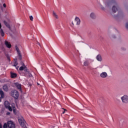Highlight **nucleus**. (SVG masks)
<instances>
[{
	"label": "nucleus",
	"instance_id": "obj_1",
	"mask_svg": "<svg viewBox=\"0 0 128 128\" xmlns=\"http://www.w3.org/2000/svg\"><path fill=\"white\" fill-rule=\"evenodd\" d=\"M18 122L20 123V126L24 128H26V125L24 124V119L22 116H19L18 117Z\"/></svg>",
	"mask_w": 128,
	"mask_h": 128
},
{
	"label": "nucleus",
	"instance_id": "obj_2",
	"mask_svg": "<svg viewBox=\"0 0 128 128\" xmlns=\"http://www.w3.org/2000/svg\"><path fill=\"white\" fill-rule=\"evenodd\" d=\"M11 96L16 100L18 98V92L16 90H13L11 92Z\"/></svg>",
	"mask_w": 128,
	"mask_h": 128
},
{
	"label": "nucleus",
	"instance_id": "obj_3",
	"mask_svg": "<svg viewBox=\"0 0 128 128\" xmlns=\"http://www.w3.org/2000/svg\"><path fill=\"white\" fill-rule=\"evenodd\" d=\"M121 100L124 104H128V96L124 95L121 97Z\"/></svg>",
	"mask_w": 128,
	"mask_h": 128
},
{
	"label": "nucleus",
	"instance_id": "obj_4",
	"mask_svg": "<svg viewBox=\"0 0 128 128\" xmlns=\"http://www.w3.org/2000/svg\"><path fill=\"white\" fill-rule=\"evenodd\" d=\"M4 106L6 108H8L10 112H12V107H10V102H8L6 101L4 102Z\"/></svg>",
	"mask_w": 128,
	"mask_h": 128
},
{
	"label": "nucleus",
	"instance_id": "obj_5",
	"mask_svg": "<svg viewBox=\"0 0 128 128\" xmlns=\"http://www.w3.org/2000/svg\"><path fill=\"white\" fill-rule=\"evenodd\" d=\"M0 34L2 36H4V27L2 25V23L0 22Z\"/></svg>",
	"mask_w": 128,
	"mask_h": 128
},
{
	"label": "nucleus",
	"instance_id": "obj_6",
	"mask_svg": "<svg viewBox=\"0 0 128 128\" xmlns=\"http://www.w3.org/2000/svg\"><path fill=\"white\" fill-rule=\"evenodd\" d=\"M8 128H15L14 124V122H12V121H8Z\"/></svg>",
	"mask_w": 128,
	"mask_h": 128
},
{
	"label": "nucleus",
	"instance_id": "obj_7",
	"mask_svg": "<svg viewBox=\"0 0 128 128\" xmlns=\"http://www.w3.org/2000/svg\"><path fill=\"white\" fill-rule=\"evenodd\" d=\"M100 76L102 78H108V73L106 72H102L100 74Z\"/></svg>",
	"mask_w": 128,
	"mask_h": 128
},
{
	"label": "nucleus",
	"instance_id": "obj_8",
	"mask_svg": "<svg viewBox=\"0 0 128 128\" xmlns=\"http://www.w3.org/2000/svg\"><path fill=\"white\" fill-rule=\"evenodd\" d=\"M118 8L116 6H114L112 7V12H113V14H116V11L118 10Z\"/></svg>",
	"mask_w": 128,
	"mask_h": 128
},
{
	"label": "nucleus",
	"instance_id": "obj_9",
	"mask_svg": "<svg viewBox=\"0 0 128 128\" xmlns=\"http://www.w3.org/2000/svg\"><path fill=\"white\" fill-rule=\"evenodd\" d=\"M74 21L77 26H80V19L78 17H76L74 19Z\"/></svg>",
	"mask_w": 128,
	"mask_h": 128
},
{
	"label": "nucleus",
	"instance_id": "obj_10",
	"mask_svg": "<svg viewBox=\"0 0 128 128\" xmlns=\"http://www.w3.org/2000/svg\"><path fill=\"white\" fill-rule=\"evenodd\" d=\"M5 46L8 48H12V44H10V43L8 41H5Z\"/></svg>",
	"mask_w": 128,
	"mask_h": 128
},
{
	"label": "nucleus",
	"instance_id": "obj_11",
	"mask_svg": "<svg viewBox=\"0 0 128 128\" xmlns=\"http://www.w3.org/2000/svg\"><path fill=\"white\" fill-rule=\"evenodd\" d=\"M0 94L1 97H0V102H2V98H4V92L2 90H0Z\"/></svg>",
	"mask_w": 128,
	"mask_h": 128
},
{
	"label": "nucleus",
	"instance_id": "obj_12",
	"mask_svg": "<svg viewBox=\"0 0 128 128\" xmlns=\"http://www.w3.org/2000/svg\"><path fill=\"white\" fill-rule=\"evenodd\" d=\"M108 36H109V37L110 38H111V40H114V38H116V36L114 34H109Z\"/></svg>",
	"mask_w": 128,
	"mask_h": 128
},
{
	"label": "nucleus",
	"instance_id": "obj_13",
	"mask_svg": "<svg viewBox=\"0 0 128 128\" xmlns=\"http://www.w3.org/2000/svg\"><path fill=\"white\" fill-rule=\"evenodd\" d=\"M110 6H112L111 2L105 3V8H110Z\"/></svg>",
	"mask_w": 128,
	"mask_h": 128
},
{
	"label": "nucleus",
	"instance_id": "obj_14",
	"mask_svg": "<svg viewBox=\"0 0 128 128\" xmlns=\"http://www.w3.org/2000/svg\"><path fill=\"white\" fill-rule=\"evenodd\" d=\"M96 58L98 62H102V56L100 54L96 56Z\"/></svg>",
	"mask_w": 128,
	"mask_h": 128
},
{
	"label": "nucleus",
	"instance_id": "obj_15",
	"mask_svg": "<svg viewBox=\"0 0 128 128\" xmlns=\"http://www.w3.org/2000/svg\"><path fill=\"white\" fill-rule=\"evenodd\" d=\"M10 74H11V78H16V76H17V74H16V73H14V72H10Z\"/></svg>",
	"mask_w": 128,
	"mask_h": 128
},
{
	"label": "nucleus",
	"instance_id": "obj_16",
	"mask_svg": "<svg viewBox=\"0 0 128 128\" xmlns=\"http://www.w3.org/2000/svg\"><path fill=\"white\" fill-rule=\"evenodd\" d=\"M52 14H53V16L55 18H58V14H56V12L54 11L52 12Z\"/></svg>",
	"mask_w": 128,
	"mask_h": 128
},
{
	"label": "nucleus",
	"instance_id": "obj_17",
	"mask_svg": "<svg viewBox=\"0 0 128 128\" xmlns=\"http://www.w3.org/2000/svg\"><path fill=\"white\" fill-rule=\"evenodd\" d=\"M15 84L18 90H20V88H22V85H20V84L18 83H16Z\"/></svg>",
	"mask_w": 128,
	"mask_h": 128
},
{
	"label": "nucleus",
	"instance_id": "obj_18",
	"mask_svg": "<svg viewBox=\"0 0 128 128\" xmlns=\"http://www.w3.org/2000/svg\"><path fill=\"white\" fill-rule=\"evenodd\" d=\"M90 18H96V14L92 12L90 14Z\"/></svg>",
	"mask_w": 128,
	"mask_h": 128
},
{
	"label": "nucleus",
	"instance_id": "obj_19",
	"mask_svg": "<svg viewBox=\"0 0 128 128\" xmlns=\"http://www.w3.org/2000/svg\"><path fill=\"white\" fill-rule=\"evenodd\" d=\"M16 50L18 52V54L19 56H22V55L20 54V49L18 48V46H16Z\"/></svg>",
	"mask_w": 128,
	"mask_h": 128
},
{
	"label": "nucleus",
	"instance_id": "obj_20",
	"mask_svg": "<svg viewBox=\"0 0 128 128\" xmlns=\"http://www.w3.org/2000/svg\"><path fill=\"white\" fill-rule=\"evenodd\" d=\"M3 22H4V24H5V26H7V28H8L10 29V24L7 22H6V20H4Z\"/></svg>",
	"mask_w": 128,
	"mask_h": 128
},
{
	"label": "nucleus",
	"instance_id": "obj_21",
	"mask_svg": "<svg viewBox=\"0 0 128 128\" xmlns=\"http://www.w3.org/2000/svg\"><path fill=\"white\" fill-rule=\"evenodd\" d=\"M26 70V66H22L20 68V70Z\"/></svg>",
	"mask_w": 128,
	"mask_h": 128
},
{
	"label": "nucleus",
	"instance_id": "obj_22",
	"mask_svg": "<svg viewBox=\"0 0 128 128\" xmlns=\"http://www.w3.org/2000/svg\"><path fill=\"white\" fill-rule=\"evenodd\" d=\"M3 90H4L5 92H8V86L4 85L3 86Z\"/></svg>",
	"mask_w": 128,
	"mask_h": 128
},
{
	"label": "nucleus",
	"instance_id": "obj_23",
	"mask_svg": "<svg viewBox=\"0 0 128 128\" xmlns=\"http://www.w3.org/2000/svg\"><path fill=\"white\" fill-rule=\"evenodd\" d=\"M26 74L30 78H32V75L28 71L26 72Z\"/></svg>",
	"mask_w": 128,
	"mask_h": 128
},
{
	"label": "nucleus",
	"instance_id": "obj_24",
	"mask_svg": "<svg viewBox=\"0 0 128 128\" xmlns=\"http://www.w3.org/2000/svg\"><path fill=\"white\" fill-rule=\"evenodd\" d=\"M84 66H88V61H85L84 62Z\"/></svg>",
	"mask_w": 128,
	"mask_h": 128
},
{
	"label": "nucleus",
	"instance_id": "obj_25",
	"mask_svg": "<svg viewBox=\"0 0 128 128\" xmlns=\"http://www.w3.org/2000/svg\"><path fill=\"white\" fill-rule=\"evenodd\" d=\"M13 108V112L15 114H16V108L14 106H12Z\"/></svg>",
	"mask_w": 128,
	"mask_h": 128
},
{
	"label": "nucleus",
	"instance_id": "obj_26",
	"mask_svg": "<svg viewBox=\"0 0 128 128\" xmlns=\"http://www.w3.org/2000/svg\"><path fill=\"white\" fill-rule=\"evenodd\" d=\"M125 28H126L128 30V22H126L125 24Z\"/></svg>",
	"mask_w": 128,
	"mask_h": 128
},
{
	"label": "nucleus",
	"instance_id": "obj_27",
	"mask_svg": "<svg viewBox=\"0 0 128 128\" xmlns=\"http://www.w3.org/2000/svg\"><path fill=\"white\" fill-rule=\"evenodd\" d=\"M30 20L32 22V20H34V17H32V16H30Z\"/></svg>",
	"mask_w": 128,
	"mask_h": 128
},
{
	"label": "nucleus",
	"instance_id": "obj_28",
	"mask_svg": "<svg viewBox=\"0 0 128 128\" xmlns=\"http://www.w3.org/2000/svg\"><path fill=\"white\" fill-rule=\"evenodd\" d=\"M3 128H8V124H6V123L4 124Z\"/></svg>",
	"mask_w": 128,
	"mask_h": 128
},
{
	"label": "nucleus",
	"instance_id": "obj_29",
	"mask_svg": "<svg viewBox=\"0 0 128 128\" xmlns=\"http://www.w3.org/2000/svg\"><path fill=\"white\" fill-rule=\"evenodd\" d=\"M100 8H102V10H104V6H102V4H100Z\"/></svg>",
	"mask_w": 128,
	"mask_h": 128
},
{
	"label": "nucleus",
	"instance_id": "obj_30",
	"mask_svg": "<svg viewBox=\"0 0 128 128\" xmlns=\"http://www.w3.org/2000/svg\"><path fill=\"white\" fill-rule=\"evenodd\" d=\"M18 66V62H15L14 65V66Z\"/></svg>",
	"mask_w": 128,
	"mask_h": 128
},
{
	"label": "nucleus",
	"instance_id": "obj_31",
	"mask_svg": "<svg viewBox=\"0 0 128 128\" xmlns=\"http://www.w3.org/2000/svg\"><path fill=\"white\" fill-rule=\"evenodd\" d=\"M10 112H8L6 113L7 116H10Z\"/></svg>",
	"mask_w": 128,
	"mask_h": 128
},
{
	"label": "nucleus",
	"instance_id": "obj_32",
	"mask_svg": "<svg viewBox=\"0 0 128 128\" xmlns=\"http://www.w3.org/2000/svg\"><path fill=\"white\" fill-rule=\"evenodd\" d=\"M3 6H4V8H6V4H3Z\"/></svg>",
	"mask_w": 128,
	"mask_h": 128
},
{
	"label": "nucleus",
	"instance_id": "obj_33",
	"mask_svg": "<svg viewBox=\"0 0 128 128\" xmlns=\"http://www.w3.org/2000/svg\"><path fill=\"white\" fill-rule=\"evenodd\" d=\"M0 128H2V125L0 123Z\"/></svg>",
	"mask_w": 128,
	"mask_h": 128
},
{
	"label": "nucleus",
	"instance_id": "obj_34",
	"mask_svg": "<svg viewBox=\"0 0 128 128\" xmlns=\"http://www.w3.org/2000/svg\"><path fill=\"white\" fill-rule=\"evenodd\" d=\"M66 110H64V111L62 112V114H64V112H66Z\"/></svg>",
	"mask_w": 128,
	"mask_h": 128
},
{
	"label": "nucleus",
	"instance_id": "obj_35",
	"mask_svg": "<svg viewBox=\"0 0 128 128\" xmlns=\"http://www.w3.org/2000/svg\"><path fill=\"white\" fill-rule=\"evenodd\" d=\"M16 70H18V67L16 68Z\"/></svg>",
	"mask_w": 128,
	"mask_h": 128
},
{
	"label": "nucleus",
	"instance_id": "obj_36",
	"mask_svg": "<svg viewBox=\"0 0 128 128\" xmlns=\"http://www.w3.org/2000/svg\"><path fill=\"white\" fill-rule=\"evenodd\" d=\"M72 24H73V26L74 25V22H72Z\"/></svg>",
	"mask_w": 128,
	"mask_h": 128
},
{
	"label": "nucleus",
	"instance_id": "obj_37",
	"mask_svg": "<svg viewBox=\"0 0 128 128\" xmlns=\"http://www.w3.org/2000/svg\"><path fill=\"white\" fill-rule=\"evenodd\" d=\"M38 44H40V43H38Z\"/></svg>",
	"mask_w": 128,
	"mask_h": 128
}]
</instances>
